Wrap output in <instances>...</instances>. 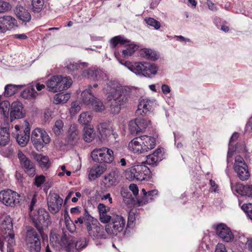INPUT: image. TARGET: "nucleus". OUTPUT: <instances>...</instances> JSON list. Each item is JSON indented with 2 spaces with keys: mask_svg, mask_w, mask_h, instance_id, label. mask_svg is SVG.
<instances>
[{
  "mask_svg": "<svg viewBox=\"0 0 252 252\" xmlns=\"http://www.w3.org/2000/svg\"><path fill=\"white\" fill-rule=\"evenodd\" d=\"M103 93L106 96L110 113L118 114L126 106L127 98L122 86L117 81H108L103 88Z\"/></svg>",
  "mask_w": 252,
  "mask_h": 252,
  "instance_id": "1",
  "label": "nucleus"
},
{
  "mask_svg": "<svg viewBox=\"0 0 252 252\" xmlns=\"http://www.w3.org/2000/svg\"><path fill=\"white\" fill-rule=\"evenodd\" d=\"M88 66V63L85 62L75 63L68 61L65 63V67L68 73H72L74 71H80L83 77L93 81H106L108 79L106 73L101 69L96 67L86 69Z\"/></svg>",
  "mask_w": 252,
  "mask_h": 252,
  "instance_id": "2",
  "label": "nucleus"
},
{
  "mask_svg": "<svg viewBox=\"0 0 252 252\" xmlns=\"http://www.w3.org/2000/svg\"><path fill=\"white\" fill-rule=\"evenodd\" d=\"M120 63L137 75L152 78L157 74L158 66L155 63L148 62H135L120 61Z\"/></svg>",
  "mask_w": 252,
  "mask_h": 252,
  "instance_id": "3",
  "label": "nucleus"
},
{
  "mask_svg": "<svg viewBox=\"0 0 252 252\" xmlns=\"http://www.w3.org/2000/svg\"><path fill=\"white\" fill-rule=\"evenodd\" d=\"M126 176L130 180H148L151 177V172L145 164H137L128 168L126 171Z\"/></svg>",
  "mask_w": 252,
  "mask_h": 252,
  "instance_id": "4",
  "label": "nucleus"
},
{
  "mask_svg": "<svg viewBox=\"0 0 252 252\" xmlns=\"http://www.w3.org/2000/svg\"><path fill=\"white\" fill-rule=\"evenodd\" d=\"M31 217L34 226L40 234L43 230V226H48L51 224V220L48 212L44 209H39L35 212L31 213Z\"/></svg>",
  "mask_w": 252,
  "mask_h": 252,
  "instance_id": "5",
  "label": "nucleus"
},
{
  "mask_svg": "<svg viewBox=\"0 0 252 252\" xmlns=\"http://www.w3.org/2000/svg\"><path fill=\"white\" fill-rule=\"evenodd\" d=\"M31 141L36 149L40 151L50 142L51 139L45 130L36 128L32 132Z\"/></svg>",
  "mask_w": 252,
  "mask_h": 252,
  "instance_id": "6",
  "label": "nucleus"
},
{
  "mask_svg": "<svg viewBox=\"0 0 252 252\" xmlns=\"http://www.w3.org/2000/svg\"><path fill=\"white\" fill-rule=\"evenodd\" d=\"M91 157L94 161L99 163H111L114 159L113 151L106 147L94 149L91 152Z\"/></svg>",
  "mask_w": 252,
  "mask_h": 252,
  "instance_id": "7",
  "label": "nucleus"
},
{
  "mask_svg": "<svg viewBox=\"0 0 252 252\" xmlns=\"http://www.w3.org/2000/svg\"><path fill=\"white\" fill-rule=\"evenodd\" d=\"M125 224L124 217L118 215H113L112 222L105 225V229L110 236H116L123 230Z\"/></svg>",
  "mask_w": 252,
  "mask_h": 252,
  "instance_id": "8",
  "label": "nucleus"
},
{
  "mask_svg": "<svg viewBox=\"0 0 252 252\" xmlns=\"http://www.w3.org/2000/svg\"><path fill=\"white\" fill-rule=\"evenodd\" d=\"M74 237L69 234L63 232L61 234L55 232H51L50 235V242L53 246L57 248H63L64 245H68L72 242Z\"/></svg>",
  "mask_w": 252,
  "mask_h": 252,
  "instance_id": "9",
  "label": "nucleus"
},
{
  "mask_svg": "<svg viewBox=\"0 0 252 252\" xmlns=\"http://www.w3.org/2000/svg\"><path fill=\"white\" fill-rule=\"evenodd\" d=\"M234 170L241 180L246 181L249 178L250 175L248 165L240 156H237L235 158Z\"/></svg>",
  "mask_w": 252,
  "mask_h": 252,
  "instance_id": "10",
  "label": "nucleus"
},
{
  "mask_svg": "<svg viewBox=\"0 0 252 252\" xmlns=\"http://www.w3.org/2000/svg\"><path fill=\"white\" fill-rule=\"evenodd\" d=\"M86 229L89 236L95 241L97 245H98L97 241L107 239L110 236L97 221L92 225H89Z\"/></svg>",
  "mask_w": 252,
  "mask_h": 252,
  "instance_id": "11",
  "label": "nucleus"
},
{
  "mask_svg": "<svg viewBox=\"0 0 252 252\" xmlns=\"http://www.w3.org/2000/svg\"><path fill=\"white\" fill-rule=\"evenodd\" d=\"M19 194L11 189L0 192V201L6 206L14 207L19 203Z\"/></svg>",
  "mask_w": 252,
  "mask_h": 252,
  "instance_id": "12",
  "label": "nucleus"
},
{
  "mask_svg": "<svg viewBox=\"0 0 252 252\" xmlns=\"http://www.w3.org/2000/svg\"><path fill=\"white\" fill-rule=\"evenodd\" d=\"M239 137V133L234 132L231 136L228 145L227 161L229 162L230 158H232L233 153L237 151L240 153H245L247 151L245 145L243 143H239L235 144L236 140Z\"/></svg>",
  "mask_w": 252,
  "mask_h": 252,
  "instance_id": "13",
  "label": "nucleus"
},
{
  "mask_svg": "<svg viewBox=\"0 0 252 252\" xmlns=\"http://www.w3.org/2000/svg\"><path fill=\"white\" fill-rule=\"evenodd\" d=\"M18 158L20 161V165L24 171L29 176H33L35 174V165L22 152L19 151Z\"/></svg>",
  "mask_w": 252,
  "mask_h": 252,
  "instance_id": "14",
  "label": "nucleus"
},
{
  "mask_svg": "<svg viewBox=\"0 0 252 252\" xmlns=\"http://www.w3.org/2000/svg\"><path fill=\"white\" fill-rule=\"evenodd\" d=\"M27 241L30 244L29 249L31 252H39L40 242L39 235L34 229L28 230Z\"/></svg>",
  "mask_w": 252,
  "mask_h": 252,
  "instance_id": "15",
  "label": "nucleus"
},
{
  "mask_svg": "<svg viewBox=\"0 0 252 252\" xmlns=\"http://www.w3.org/2000/svg\"><path fill=\"white\" fill-rule=\"evenodd\" d=\"M17 27L16 19L11 15L0 16V33H4Z\"/></svg>",
  "mask_w": 252,
  "mask_h": 252,
  "instance_id": "16",
  "label": "nucleus"
},
{
  "mask_svg": "<svg viewBox=\"0 0 252 252\" xmlns=\"http://www.w3.org/2000/svg\"><path fill=\"white\" fill-rule=\"evenodd\" d=\"M63 199L57 193L49 194L47 199V204L49 211L55 214L60 210Z\"/></svg>",
  "mask_w": 252,
  "mask_h": 252,
  "instance_id": "17",
  "label": "nucleus"
},
{
  "mask_svg": "<svg viewBox=\"0 0 252 252\" xmlns=\"http://www.w3.org/2000/svg\"><path fill=\"white\" fill-rule=\"evenodd\" d=\"M217 235L226 242H231L234 240V235L230 229L225 224H218L216 229Z\"/></svg>",
  "mask_w": 252,
  "mask_h": 252,
  "instance_id": "18",
  "label": "nucleus"
},
{
  "mask_svg": "<svg viewBox=\"0 0 252 252\" xmlns=\"http://www.w3.org/2000/svg\"><path fill=\"white\" fill-rule=\"evenodd\" d=\"M156 105L155 101L148 98H143L140 100L138 109L136 111L137 115H147L154 108Z\"/></svg>",
  "mask_w": 252,
  "mask_h": 252,
  "instance_id": "19",
  "label": "nucleus"
},
{
  "mask_svg": "<svg viewBox=\"0 0 252 252\" xmlns=\"http://www.w3.org/2000/svg\"><path fill=\"white\" fill-rule=\"evenodd\" d=\"M79 139V131L77 125L75 124L71 125L67 132L65 139V144L69 146H74L78 143Z\"/></svg>",
  "mask_w": 252,
  "mask_h": 252,
  "instance_id": "20",
  "label": "nucleus"
},
{
  "mask_svg": "<svg viewBox=\"0 0 252 252\" xmlns=\"http://www.w3.org/2000/svg\"><path fill=\"white\" fill-rule=\"evenodd\" d=\"M142 138L141 136L134 138L128 144V149L134 154L143 153Z\"/></svg>",
  "mask_w": 252,
  "mask_h": 252,
  "instance_id": "21",
  "label": "nucleus"
},
{
  "mask_svg": "<svg viewBox=\"0 0 252 252\" xmlns=\"http://www.w3.org/2000/svg\"><path fill=\"white\" fill-rule=\"evenodd\" d=\"M14 11L17 18L24 23H27L31 20L32 17L29 11L21 5H17Z\"/></svg>",
  "mask_w": 252,
  "mask_h": 252,
  "instance_id": "22",
  "label": "nucleus"
},
{
  "mask_svg": "<svg viewBox=\"0 0 252 252\" xmlns=\"http://www.w3.org/2000/svg\"><path fill=\"white\" fill-rule=\"evenodd\" d=\"M22 104L19 101L13 102L11 105L10 121L16 119H21L24 116Z\"/></svg>",
  "mask_w": 252,
  "mask_h": 252,
  "instance_id": "23",
  "label": "nucleus"
},
{
  "mask_svg": "<svg viewBox=\"0 0 252 252\" xmlns=\"http://www.w3.org/2000/svg\"><path fill=\"white\" fill-rule=\"evenodd\" d=\"M163 153L162 148H158L152 154L147 156V163L153 166L157 165L163 159Z\"/></svg>",
  "mask_w": 252,
  "mask_h": 252,
  "instance_id": "24",
  "label": "nucleus"
},
{
  "mask_svg": "<svg viewBox=\"0 0 252 252\" xmlns=\"http://www.w3.org/2000/svg\"><path fill=\"white\" fill-rule=\"evenodd\" d=\"M106 170V166L95 164L91 168L89 173V179L91 181L94 180L99 177Z\"/></svg>",
  "mask_w": 252,
  "mask_h": 252,
  "instance_id": "25",
  "label": "nucleus"
},
{
  "mask_svg": "<svg viewBox=\"0 0 252 252\" xmlns=\"http://www.w3.org/2000/svg\"><path fill=\"white\" fill-rule=\"evenodd\" d=\"M26 123V127L24 132L21 134H17L16 136V141L22 147L25 146L30 139V125L27 122Z\"/></svg>",
  "mask_w": 252,
  "mask_h": 252,
  "instance_id": "26",
  "label": "nucleus"
},
{
  "mask_svg": "<svg viewBox=\"0 0 252 252\" xmlns=\"http://www.w3.org/2000/svg\"><path fill=\"white\" fill-rule=\"evenodd\" d=\"M231 188L242 196L252 197V185L237 184L234 187L231 186Z\"/></svg>",
  "mask_w": 252,
  "mask_h": 252,
  "instance_id": "27",
  "label": "nucleus"
},
{
  "mask_svg": "<svg viewBox=\"0 0 252 252\" xmlns=\"http://www.w3.org/2000/svg\"><path fill=\"white\" fill-rule=\"evenodd\" d=\"M1 227L2 228L9 231L8 235L6 236L5 239H8L9 243H12L14 241V235L11 233V230L13 228V224L12 223L11 218L9 217H6L3 220Z\"/></svg>",
  "mask_w": 252,
  "mask_h": 252,
  "instance_id": "28",
  "label": "nucleus"
},
{
  "mask_svg": "<svg viewBox=\"0 0 252 252\" xmlns=\"http://www.w3.org/2000/svg\"><path fill=\"white\" fill-rule=\"evenodd\" d=\"M92 86L89 85L88 88L83 91L81 94L80 99L82 103L88 106H90L94 98L95 97L92 93Z\"/></svg>",
  "mask_w": 252,
  "mask_h": 252,
  "instance_id": "29",
  "label": "nucleus"
},
{
  "mask_svg": "<svg viewBox=\"0 0 252 252\" xmlns=\"http://www.w3.org/2000/svg\"><path fill=\"white\" fill-rule=\"evenodd\" d=\"M72 79L69 77H63L59 75V81L57 85V92L66 90L71 85Z\"/></svg>",
  "mask_w": 252,
  "mask_h": 252,
  "instance_id": "30",
  "label": "nucleus"
},
{
  "mask_svg": "<svg viewBox=\"0 0 252 252\" xmlns=\"http://www.w3.org/2000/svg\"><path fill=\"white\" fill-rule=\"evenodd\" d=\"M142 143L144 147L143 153L153 149L156 146V139L154 137L148 135H142Z\"/></svg>",
  "mask_w": 252,
  "mask_h": 252,
  "instance_id": "31",
  "label": "nucleus"
},
{
  "mask_svg": "<svg viewBox=\"0 0 252 252\" xmlns=\"http://www.w3.org/2000/svg\"><path fill=\"white\" fill-rule=\"evenodd\" d=\"M119 174L118 169H113L108 174L104 176V179L109 185H115L118 182Z\"/></svg>",
  "mask_w": 252,
  "mask_h": 252,
  "instance_id": "32",
  "label": "nucleus"
},
{
  "mask_svg": "<svg viewBox=\"0 0 252 252\" xmlns=\"http://www.w3.org/2000/svg\"><path fill=\"white\" fill-rule=\"evenodd\" d=\"M10 140V135L6 127H0V145L4 146Z\"/></svg>",
  "mask_w": 252,
  "mask_h": 252,
  "instance_id": "33",
  "label": "nucleus"
},
{
  "mask_svg": "<svg viewBox=\"0 0 252 252\" xmlns=\"http://www.w3.org/2000/svg\"><path fill=\"white\" fill-rule=\"evenodd\" d=\"M58 81H59V75L53 76L46 81V86L49 91L57 92Z\"/></svg>",
  "mask_w": 252,
  "mask_h": 252,
  "instance_id": "34",
  "label": "nucleus"
},
{
  "mask_svg": "<svg viewBox=\"0 0 252 252\" xmlns=\"http://www.w3.org/2000/svg\"><path fill=\"white\" fill-rule=\"evenodd\" d=\"M89 107H92L96 112H102L105 109V106L103 101L96 97L94 98Z\"/></svg>",
  "mask_w": 252,
  "mask_h": 252,
  "instance_id": "35",
  "label": "nucleus"
},
{
  "mask_svg": "<svg viewBox=\"0 0 252 252\" xmlns=\"http://www.w3.org/2000/svg\"><path fill=\"white\" fill-rule=\"evenodd\" d=\"M95 133L93 128L85 127L83 129V139L87 142H91L95 137Z\"/></svg>",
  "mask_w": 252,
  "mask_h": 252,
  "instance_id": "36",
  "label": "nucleus"
},
{
  "mask_svg": "<svg viewBox=\"0 0 252 252\" xmlns=\"http://www.w3.org/2000/svg\"><path fill=\"white\" fill-rule=\"evenodd\" d=\"M37 94L33 86H32L25 89L22 93L21 96L26 99H34L36 97Z\"/></svg>",
  "mask_w": 252,
  "mask_h": 252,
  "instance_id": "37",
  "label": "nucleus"
},
{
  "mask_svg": "<svg viewBox=\"0 0 252 252\" xmlns=\"http://www.w3.org/2000/svg\"><path fill=\"white\" fill-rule=\"evenodd\" d=\"M83 222L85 223L86 228L89 225H92L96 222L97 221L93 217L86 209L84 210L83 215L82 216Z\"/></svg>",
  "mask_w": 252,
  "mask_h": 252,
  "instance_id": "38",
  "label": "nucleus"
},
{
  "mask_svg": "<svg viewBox=\"0 0 252 252\" xmlns=\"http://www.w3.org/2000/svg\"><path fill=\"white\" fill-rule=\"evenodd\" d=\"M23 85H16L12 84H8L5 86L4 88V96L6 97L10 96L13 95L18 89L23 87Z\"/></svg>",
  "mask_w": 252,
  "mask_h": 252,
  "instance_id": "39",
  "label": "nucleus"
},
{
  "mask_svg": "<svg viewBox=\"0 0 252 252\" xmlns=\"http://www.w3.org/2000/svg\"><path fill=\"white\" fill-rule=\"evenodd\" d=\"M70 94L58 93L54 97V102L56 104L65 103L70 98Z\"/></svg>",
  "mask_w": 252,
  "mask_h": 252,
  "instance_id": "40",
  "label": "nucleus"
},
{
  "mask_svg": "<svg viewBox=\"0 0 252 252\" xmlns=\"http://www.w3.org/2000/svg\"><path fill=\"white\" fill-rule=\"evenodd\" d=\"M129 42L128 39L121 35L115 36L110 40V46L112 49H114L119 43L124 44Z\"/></svg>",
  "mask_w": 252,
  "mask_h": 252,
  "instance_id": "41",
  "label": "nucleus"
},
{
  "mask_svg": "<svg viewBox=\"0 0 252 252\" xmlns=\"http://www.w3.org/2000/svg\"><path fill=\"white\" fill-rule=\"evenodd\" d=\"M39 166L42 169H48L50 166L49 158L47 157L38 155L36 157Z\"/></svg>",
  "mask_w": 252,
  "mask_h": 252,
  "instance_id": "42",
  "label": "nucleus"
},
{
  "mask_svg": "<svg viewBox=\"0 0 252 252\" xmlns=\"http://www.w3.org/2000/svg\"><path fill=\"white\" fill-rule=\"evenodd\" d=\"M92 118L93 116L91 113L89 112H84L80 115L78 119V122L82 125H88L91 122Z\"/></svg>",
  "mask_w": 252,
  "mask_h": 252,
  "instance_id": "43",
  "label": "nucleus"
},
{
  "mask_svg": "<svg viewBox=\"0 0 252 252\" xmlns=\"http://www.w3.org/2000/svg\"><path fill=\"white\" fill-rule=\"evenodd\" d=\"M64 123L61 120H57L55 122V125L53 127V131L54 133L56 136H59L62 134L64 131Z\"/></svg>",
  "mask_w": 252,
  "mask_h": 252,
  "instance_id": "44",
  "label": "nucleus"
},
{
  "mask_svg": "<svg viewBox=\"0 0 252 252\" xmlns=\"http://www.w3.org/2000/svg\"><path fill=\"white\" fill-rule=\"evenodd\" d=\"M10 103L8 101H3L0 103V114L4 118H8Z\"/></svg>",
  "mask_w": 252,
  "mask_h": 252,
  "instance_id": "45",
  "label": "nucleus"
},
{
  "mask_svg": "<svg viewBox=\"0 0 252 252\" xmlns=\"http://www.w3.org/2000/svg\"><path fill=\"white\" fill-rule=\"evenodd\" d=\"M43 4V0H32V5L33 11L37 13L40 12L42 9Z\"/></svg>",
  "mask_w": 252,
  "mask_h": 252,
  "instance_id": "46",
  "label": "nucleus"
},
{
  "mask_svg": "<svg viewBox=\"0 0 252 252\" xmlns=\"http://www.w3.org/2000/svg\"><path fill=\"white\" fill-rule=\"evenodd\" d=\"M138 47L135 45H130L126 49L123 50V57L126 59L134 54Z\"/></svg>",
  "mask_w": 252,
  "mask_h": 252,
  "instance_id": "47",
  "label": "nucleus"
},
{
  "mask_svg": "<svg viewBox=\"0 0 252 252\" xmlns=\"http://www.w3.org/2000/svg\"><path fill=\"white\" fill-rule=\"evenodd\" d=\"M136 120L140 132L144 130L151 123L150 120L146 119L137 118Z\"/></svg>",
  "mask_w": 252,
  "mask_h": 252,
  "instance_id": "48",
  "label": "nucleus"
},
{
  "mask_svg": "<svg viewBox=\"0 0 252 252\" xmlns=\"http://www.w3.org/2000/svg\"><path fill=\"white\" fill-rule=\"evenodd\" d=\"M11 5L8 1L0 0V13L7 12L11 10Z\"/></svg>",
  "mask_w": 252,
  "mask_h": 252,
  "instance_id": "49",
  "label": "nucleus"
},
{
  "mask_svg": "<svg viewBox=\"0 0 252 252\" xmlns=\"http://www.w3.org/2000/svg\"><path fill=\"white\" fill-rule=\"evenodd\" d=\"M129 129L131 134H137L140 132L138 124L137 123L136 119L134 120H132L129 123Z\"/></svg>",
  "mask_w": 252,
  "mask_h": 252,
  "instance_id": "50",
  "label": "nucleus"
},
{
  "mask_svg": "<svg viewBox=\"0 0 252 252\" xmlns=\"http://www.w3.org/2000/svg\"><path fill=\"white\" fill-rule=\"evenodd\" d=\"M63 249L67 252H78L76 249V238L74 237L72 242L69 243L68 245H64Z\"/></svg>",
  "mask_w": 252,
  "mask_h": 252,
  "instance_id": "51",
  "label": "nucleus"
},
{
  "mask_svg": "<svg viewBox=\"0 0 252 252\" xmlns=\"http://www.w3.org/2000/svg\"><path fill=\"white\" fill-rule=\"evenodd\" d=\"M145 21L147 25L154 27L156 30L159 29L160 27V23L153 18H146Z\"/></svg>",
  "mask_w": 252,
  "mask_h": 252,
  "instance_id": "52",
  "label": "nucleus"
},
{
  "mask_svg": "<svg viewBox=\"0 0 252 252\" xmlns=\"http://www.w3.org/2000/svg\"><path fill=\"white\" fill-rule=\"evenodd\" d=\"M88 244L85 238H80L78 240L76 239V249L80 252V250L87 247Z\"/></svg>",
  "mask_w": 252,
  "mask_h": 252,
  "instance_id": "53",
  "label": "nucleus"
},
{
  "mask_svg": "<svg viewBox=\"0 0 252 252\" xmlns=\"http://www.w3.org/2000/svg\"><path fill=\"white\" fill-rule=\"evenodd\" d=\"M144 52L147 58L151 60L155 61L158 58V54L151 49H145Z\"/></svg>",
  "mask_w": 252,
  "mask_h": 252,
  "instance_id": "54",
  "label": "nucleus"
},
{
  "mask_svg": "<svg viewBox=\"0 0 252 252\" xmlns=\"http://www.w3.org/2000/svg\"><path fill=\"white\" fill-rule=\"evenodd\" d=\"M241 208L247 213L249 219L252 220V204H244L242 206Z\"/></svg>",
  "mask_w": 252,
  "mask_h": 252,
  "instance_id": "55",
  "label": "nucleus"
},
{
  "mask_svg": "<svg viewBox=\"0 0 252 252\" xmlns=\"http://www.w3.org/2000/svg\"><path fill=\"white\" fill-rule=\"evenodd\" d=\"M81 109L80 104L77 101L73 102L71 104V107L69 109L70 113L71 115H75Z\"/></svg>",
  "mask_w": 252,
  "mask_h": 252,
  "instance_id": "56",
  "label": "nucleus"
},
{
  "mask_svg": "<svg viewBox=\"0 0 252 252\" xmlns=\"http://www.w3.org/2000/svg\"><path fill=\"white\" fill-rule=\"evenodd\" d=\"M158 191L157 189H153L147 191V203L152 201L154 198L158 195Z\"/></svg>",
  "mask_w": 252,
  "mask_h": 252,
  "instance_id": "57",
  "label": "nucleus"
},
{
  "mask_svg": "<svg viewBox=\"0 0 252 252\" xmlns=\"http://www.w3.org/2000/svg\"><path fill=\"white\" fill-rule=\"evenodd\" d=\"M141 191L143 193V196L141 198L137 200V203L139 206H142L147 203L146 200L147 191H146V189L143 188L142 189Z\"/></svg>",
  "mask_w": 252,
  "mask_h": 252,
  "instance_id": "58",
  "label": "nucleus"
},
{
  "mask_svg": "<svg viewBox=\"0 0 252 252\" xmlns=\"http://www.w3.org/2000/svg\"><path fill=\"white\" fill-rule=\"evenodd\" d=\"M45 177L44 176L41 175L35 176L34 178V184L37 187H40L44 183Z\"/></svg>",
  "mask_w": 252,
  "mask_h": 252,
  "instance_id": "59",
  "label": "nucleus"
},
{
  "mask_svg": "<svg viewBox=\"0 0 252 252\" xmlns=\"http://www.w3.org/2000/svg\"><path fill=\"white\" fill-rule=\"evenodd\" d=\"M97 209L99 216L102 214H106L110 210V208L105 206L103 203H99L97 206Z\"/></svg>",
  "mask_w": 252,
  "mask_h": 252,
  "instance_id": "60",
  "label": "nucleus"
},
{
  "mask_svg": "<svg viewBox=\"0 0 252 252\" xmlns=\"http://www.w3.org/2000/svg\"><path fill=\"white\" fill-rule=\"evenodd\" d=\"M97 129L102 135H104L106 134V131L109 130L108 125L105 123H101L98 126Z\"/></svg>",
  "mask_w": 252,
  "mask_h": 252,
  "instance_id": "61",
  "label": "nucleus"
},
{
  "mask_svg": "<svg viewBox=\"0 0 252 252\" xmlns=\"http://www.w3.org/2000/svg\"><path fill=\"white\" fill-rule=\"evenodd\" d=\"M100 221L103 223H107L112 221V216H110L106 214H102L99 216Z\"/></svg>",
  "mask_w": 252,
  "mask_h": 252,
  "instance_id": "62",
  "label": "nucleus"
},
{
  "mask_svg": "<svg viewBox=\"0 0 252 252\" xmlns=\"http://www.w3.org/2000/svg\"><path fill=\"white\" fill-rule=\"evenodd\" d=\"M72 228H69L68 226V224L66 223V227L68 230L70 231L73 232L75 228V224H77L79 223V224H82L84 223L82 217V216L78 218L76 220H74V222H72Z\"/></svg>",
  "mask_w": 252,
  "mask_h": 252,
  "instance_id": "63",
  "label": "nucleus"
},
{
  "mask_svg": "<svg viewBox=\"0 0 252 252\" xmlns=\"http://www.w3.org/2000/svg\"><path fill=\"white\" fill-rule=\"evenodd\" d=\"M215 252H226L224 245L221 243H219L216 246Z\"/></svg>",
  "mask_w": 252,
  "mask_h": 252,
  "instance_id": "64",
  "label": "nucleus"
}]
</instances>
